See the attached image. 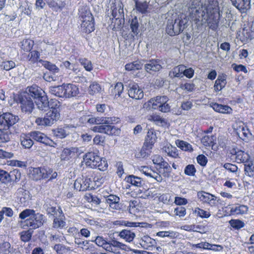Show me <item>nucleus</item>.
Instances as JSON below:
<instances>
[{"instance_id": "14", "label": "nucleus", "mask_w": 254, "mask_h": 254, "mask_svg": "<svg viewBox=\"0 0 254 254\" xmlns=\"http://www.w3.org/2000/svg\"><path fill=\"white\" fill-rule=\"evenodd\" d=\"M91 178L88 177L84 179L82 178H77L74 182V187L75 189L79 191H86L87 190H92Z\"/></svg>"}, {"instance_id": "15", "label": "nucleus", "mask_w": 254, "mask_h": 254, "mask_svg": "<svg viewBox=\"0 0 254 254\" xmlns=\"http://www.w3.org/2000/svg\"><path fill=\"white\" fill-rule=\"evenodd\" d=\"M230 205H228L225 208L228 209L230 208ZM248 210L249 207L247 205L238 203L235 206H232L229 212H227V210H225L224 212L226 215H238L246 214Z\"/></svg>"}, {"instance_id": "50", "label": "nucleus", "mask_w": 254, "mask_h": 254, "mask_svg": "<svg viewBox=\"0 0 254 254\" xmlns=\"http://www.w3.org/2000/svg\"><path fill=\"white\" fill-rule=\"evenodd\" d=\"M193 213L197 217L201 218H208L211 216V213L209 210H206L200 207H195L193 210Z\"/></svg>"}, {"instance_id": "44", "label": "nucleus", "mask_w": 254, "mask_h": 254, "mask_svg": "<svg viewBox=\"0 0 254 254\" xmlns=\"http://www.w3.org/2000/svg\"><path fill=\"white\" fill-rule=\"evenodd\" d=\"M157 138L155 131L153 129L148 130L147 135L145 137L144 143L148 144L149 146H153Z\"/></svg>"}, {"instance_id": "32", "label": "nucleus", "mask_w": 254, "mask_h": 254, "mask_svg": "<svg viewBox=\"0 0 254 254\" xmlns=\"http://www.w3.org/2000/svg\"><path fill=\"white\" fill-rule=\"evenodd\" d=\"M118 237L128 243L132 242L135 237V234L132 230L124 229L120 231Z\"/></svg>"}, {"instance_id": "5", "label": "nucleus", "mask_w": 254, "mask_h": 254, "mask_svg": "<svg viewBox=\"0 0 254 254\" xmlns=\"http://www.w3.org/2000/svg\"><path fill=\"white\" fill-rule=\"evenodd\" d=\"M51 90L56 96L62 98H69L79 94L78 86L72 83H64L62 85L53 87Z\"/></svg>"}, {"instance_id": "47", "label": "nucleus", "mask_w": 254, "mask_h": 254, "mask_svg": "<svg viewBox=\"0 0 254 254\" xmlns=\"http://www.w3.org/2000/svg\"><path fill=\"white\" fill-rule=\"evenodd\" d=\"M185 67L182 64L179 65L174 67L170 71L169 75L171 78L183 77V70Z\"/></svg>"}, {"instance_id": "61", "label": "nucleus", "mask_w": 254, "mask_h": 254, "mask_svg": "<svg viewBox=\"0 0 254 254\" xmlns=\"http://www.w3.org/2000/svg\"><path fill=\"white\" fill-rule=\"evenodd\" d=\"M4 214L8 217H11L13 215V211L10 207H3L0 211V223L3 219Z\"/></svg>"}, {"instance_id": "23", "label": "nucleus", "mask_w": 254, "mask_h": 254, "mask_svg": "<svg viewBox=\"0 0 254 254\" xmlns=\"http://www.w3.org/2000/svg\"><path fill=\"white\" fill-rule=\"evenodd\" d=\"M216 112L223 114H231L233 113L232 108L227 105L220 104L216 102H211L209 104Z\"/></svg>"}, {"instance_id": "12", "label": "nucleus", "mask_w": 254, "mask_h": 254, "mask_svg": "<svg viewBox=\"0 0 254 254\" xmlns=\"http://www.w3.org/2000/svg\"><path fill=\"white\" fill-rule=\"evenodd\" d=\"M124 92V86L122 82H117L111 85L109 88V93L114 99L120 100L122 103L127 101L126 98L123 97Z\"/></svg>"}, {"instance_id": "13", "label": "nucleus", "mask_w": 254, "mask_h": 254, "mask_svg": "<svg viewBox=\"0 0 254 254\" xmlns=\"http://www.w3.org/2000/svg\"><path fill=\"white\" fill-rule=\"evenodd\" d=\"M17 122L16 116L9 113L0 116V130H7Z\"/></svg>"}, {"instance_id": "64", "label": "nucleus", "mask_w": 254, "mask_h": 254, "mask_svg": "<svg viewBox=\"0 0 254 254\" xmlns=\"http://www.w3.org/2000/svg\"><path fill=\"white\" fill-rule=\"evenodd\" d=\"M11 245L9 242H4L0 244V254H9Z\"/></svg>"}, {"instance_id": "38", "label": "nucleus", "mask_w": 254, "mask_h": 254, "mask_svg": "<svg viewBox=\"0 0 254 254\" xmlns=\"http://www.w3.org/2000/svg\"><path fill=\"white\" fill-rule=\"evenodd\" d=\"M129 26L132 33L131 35L133 37L137 36L140 32V25L136 16H134L129 21Z\"/></svg>"}, {"instance_id": "10", "label": "nucleus", "mask_w": 254, "mask_h": 254, "mask_svg": "<svg viewBox=\"0 0 254 254\" xmlns=\"http://www.w3.org/2000/svg\"><path fill=\"white\" fill-rule=\"evenodd\" d=\"M14 101L18 104H20L21 111L25 114H30L34 108L33 100L22 94H17L14 96Z\"/></svg>"}, {"instance_id": "9", "label": "nucleus", "mask_w": 254, "mask_h": 254, "mask_svg": "<svg viewBox=\"0 0 254 254\" xmlns=\"http://www.w3.org/2000/svg\"><path fill=\"white\" fill-rule=\"evenodd\" d=\"M60 118V113L58 111L49 110L44 118L38 117L35 120V123L38 126H51Z\"/></svg>"}, {"instance_id": "60", "label": "nucleus", "mask_w": 254, "mask_h": 254, "mask_svg": "<svg viewBox=\"0 0 254 254\" xmlns=\"http://www.w3.org/2000/svg\"><path fill=\"white\" fill-rule=\"evenodd\" d=\"M52 131L55 136L61 139L64 138L67 135L66 130L62 127H58L53 129Z\"/></svg>"}, {"instance_id": "22", "label": "nucleus", "mask_w": 254, "mask_h": 254, "mask_svg": "<svg viewBox=\"0 0 254 254\" xmlns=\"http://www.w3.org/2000/svg\"><path fill=\"white\" fill-rule=\"evenodd\" d=\"M241 125L238 126V124H236V127L234 126V129L237 134V135L243 140H246L251 135L249 129L245 127L243 123H241Z\"/></svg>"}, {"instance_id": "16", "label": "nucleus", "mask_w": 254, "mask_h": 254, "mask_svg": "<svg viewBox=\"0 0 254 254\" xmlns=\"http://www.w3.org/2000/svg\"><path fill=\"white\" fill-rule=\"evenodd\" d=\"M128 95L131 98L136 100L141 99L144 96L142 90L139 87L137 83H129L128 85Z\"/></svg>"}, {"instance_id": "27", "label": "nucleus", "mask_w": 254, "mask_h": 254, "mask_svg": "<svg viewBox=\"0 0 254 254\" xmlns=\"http://www.w3.org/2000/svg\"><path fill=\"white\" fill-rule=\"evenodd\" d=\"M120 197L114 194H110L106 197V202L109 204L110 208L112 210L120 209Z\"/></svg>"}, {"instance_id": "56", "label": "nucleus", "mask_w": 254, "mask_h": 254, "mask_svg": "<svg viewBox=\"0 0 254 254\" xmlns=\"http://www.w3.org/2000/svg\"><path fill=\"white\" fill-rule=\"evenodd\" d=\"M101 90V85L96 82H92L88 88L89 94L94 95L99 93Z\"/></svg>"}, {"instance_id": "55", "label": "nucleus", "mask_w": 254, "mask_h": 254, "mask_svg": "<svg viewBox=\"0 0 254 254\" xmlns=\"http://www.w3.org/2000/svg\"><path fill=\"white\" fill-rule=\"evenodd\" d=\"M80 64L83 66L85 70L91 71L93 69V64L91 61L86 58H80L79 59Z\"/></svg>"}, {"instance_id": "1", "label": "nucleus", "mask_w": 254, "mask_h": 254, "mask_svg": "<svg viewBox=\"0 0 254 254\" xmlns=\"http://www.w3.org/2000/svg\"><path fill=\"white\" fill-rule=\"evenodd\" d=\"M190 16L196 24H206L209 29L216 31L221 18L218 0H205L203 4L200 0H190Z\"/></svg>"}, {"instance_id": "39", "label": "nucleus", "mask_w": 254, "mask_h": 254, "mask_svg": "<svg viewBox=\"0 0 254 254\" xmlns=\"http://www.w3.org/2000/svg\"><path fill=\"white\" fill-rule=\"evenodd\" d=\"M48 103L46 104L45 107L43 109H40L41 110H45L47 107H49V110L58 111L60 113V108L61 106V103L57 99H51L50 101H48L47 98Z\"/></svg>"}, {"instance_id": "46", "label": "nucleus", "mask_w": 254, "mask_h": 254, "mask_svg": "<svg viewBox=\"0 0 254 254\" xmlns=\"http://www.w3.org/2000/svg\"><path fill=\"white\" fill-rule=\"evenodd\" d=\"M244 164V170L245 174L248 176H253L254 170V160L251 157L246 161Z\"/></svg>"}, {"instance_id": "24", "label": "nucleus", "mask_w": 254, "mask_h": 254, "mask_svg": "<svg viewBox=\"0 0 254 254\" xmlns=\"http://www.w3.org/2000/svg\"><path fill=\"white\" fill-rule=\"evenodd\" d=\"M91 178V186L93 190H95L102 186L105 182V178L99 173H93Z\"/></svg>"}, {"instance_id": "30", "label": "nucleus", "mask_w": 254, "mask_h": 254, "mask_svg": "<svg viewBox=\"0 0 254 254\" xmlns=\"http://www.w3.org/2000/svg\"><path fill=\"white\" fill-rule=\"evenodd\" d=\"M112 244L111 248V253L114 254H120V250L128 251L129 247L126 244L120 242L115 240H112Z\"/></svg>"}, {"instance_id": "29", "label": "nucleus", "mask_w": 254, "mask_h": 254, "mask_svg": "<svg viewBox=\"0 0 254 254\" xmlns=\"http://www.w3.org/2000/svg\"><path fill=\"white\" fill-rule=\"evenodd\" d=\"M162 66L158 60H151L148 64H145V69L147 72L151 73L160 70Z\"/></svg>"}, {"instance_id": "35", "label": "nucleus", "mask_w": 254, "mask_h": 254, "mask_svg": "<svg viewBox=\"0 0 254 254\" xmlns=\"http://www.w3.org/2000/svg\"><path fill=\"white\" fill-rule=\"evenodd\" d=\"M165 98H167L166 96H158L156 97L151 98L148 101V105L154 110H158L163 103L162 101L165 100Z\"/></svg>"}, {"instance_id": "51", "label": "nucleus", "mask_w": 254, "mask_h": 254, "mask_svg": "<svg viewBox=\"0 0 254 254\" xmlns=\"http://www.w3.org/2000/svg\"><path fill=\"white\" fill-rule=\"evenodd\" d=\"M176 144L178 147L183 151H192L193 150L191 145L184 140L178 139L176 141Z\"/></svg>"}, {"instance_id": "26", "label": "nucleus", "mask_w": 254, "mask_h": 254, "mask_svg": "<svg viewBox=\"0 0 254 254\" xmlns=\"http://www.w3.org/2000/svg\"><path fill=\"white\" fill-rule=\"evenodd\" d=\"M49 7L55 11H62L65 7L66 2L62 0H45Z\"/></svg>"}, {"instance_id": "48", "label": "nucleus", "mask_w": 254, "mask_h": 254, "mask_svg": "<svg viewBox=\"0 0 254 254\" xmlns=\"http://www.w3.org/2000/svg\"><path fill=\"white\" fill-rule=\"evenodd\" d=\"M125 180L127 183L130 184L132 186L140 187L142 185V179L133 175L127 176Z\"/></svg>"}, {"instance_id": "21", "label": "nucleus", "mask_w": 254, "mask_h": 254, "mask_svg": "<svg viewBox=\"0 0 254 254\" xmlns=\"http://www.w3.org/2000/svg\"><path fill=\"white\" fill-rule=\"evenodd\" d=\"M227 75L223 72L219 73L215 80L213 88L215 92H218L223 89L227 84Z\"/></svg>"}, {"instance_id": "17", "label": "nucleus", "mask_w": 254, "mask_h": 254, "mask_svg": "<svg viewBox=\"0 0 254 254\" xmlns=\"http://www.w3.org/2000/svg\"><path fill=\"white\" fill-rule=\"evenodd\" d=\"M99 155L98 153L90 151L85 153L83 156V160L86 167L94 169Z\"/></svg>"}, {"instance_id": "45", "label": "nucleus", "mask_w": 254, "mask_h": 254, "mask_svg": "<svg viewBox=\"0 0 254 254\" xmlns=\"http://www.w3.org/2000/svg\"><path fill=\"white\" fill-rule=\"evenodd\" d=\"M108 163L107 159L105 157H100L99 156L97 164L95 165L94 169H97L100 171H105L108 168Z\"/></svg>"}, {"instance_id": "7", "label": "nucleus", "mask_w": 254, "mask_h": 254, "mask_svg": "<svg viewBox=\"0 0 254 254\" xmlns=\"http://www.w3.org/2000/svg\"><path fill=\"white\" fill-rule=\"evenodd\" d=\"M123 0H110L111 9L112 10V15L113 20H115L114 22L116 26L117 22V26L119 27L124 23L125 14L124 11V4Z\"/></svg>"}, {"instance_id": "25", "label": "nucleus", "mask_w": 254, "mask_h": 254, "mask_svg": "<svg viewBox=\"0 0 254 254\" xmlns=\"http://www.w3.org/2000/svg\"><path fill=\"white\" fill-rule=\"evenodd\" d=\"M140 171L147 177L160 182L162 180L161 176L157 172L146 166H142Z\"/></svg>"}, {"instance_id": "20", "label": "nucleus", "mask_w": 254, "mask_h": 254, "mask_svg": "<svg viewBox=\"0 0 254 254\" xmlns=\"http://www.w3.org/2000/svg\"><path fill=\"white\" fill-rule=\"evenodd\" d=\"M78 151V149L77 147L64 148L61 153V159L63 161H68L72 158H75L77 155Z\"/></svg>"}, {"instance_id": "37", "label": "nucleus", "mask_w": 254, "mask_h": 254, "mask_svg": "<svg viewBox=\"0 0 254 254\" xmlns=\"http://www.w3.org/2000/svg\"><path fill=\"white\" fill-rule=\"evenodd\" d=\"M115 117L102 118L101 120H99L95 117L90 118L87 120V123L91 125L99 124L102 123L103 124H112L113 121H115Z\"/></svg>"}, {"instance_id": "33", "label": "nucleus", "mask_w": 254, "mask_h": 254, "mask_svg": "<svg viewBox=\"0 0 254 254\" xmlns=\"http://www.w3.org/2000/svg\"><path fill=\"white\" fill-rule=\"evenodd\" d=\"M147 119L148 121L154 123L159 126L164 127L167 125L166 120L156 113L148 115L147 116Z\"/></svg>"}, {"instance_id": "40", "label": "nucleus", "mask_w": 254, "mask_h": 254, "mask_svg": "<svg viewBox=\"0 0 254 254\" xmlns=\"http://www.w3.org/2000/svg\"><path fill=\"white\" fill-rule=\"evenodd\" d=\"M235 155L236 162L238 163H244L251 157L248 153L241 150L236 151Z\"/></svg>"}, {"instance_id": "52", "label": "nucleus", "mask_w": 254, "mask_h": 254, "mask_svg": "<svg viewBox=\"0 0 254 254\" xmlns=\"http://www.w3.org/2000/svg\"><path fill=\"white\" fill-rule=\"evenodd\" d=\"M47 212L49 215H52L54 219L56 217H60L63 214H64L62 208L59 207L57 209L55 206H50L47 208Z\"/></svg>"}, {"instance_id": "31", "label": "nucleus", "mask_w": 254, "mask_h": 254, "mask_svg": "<svg viewBox=\"0 0 254 254\" xmlns=\"http://www.w3.org/2000/svg\"><path fill=\"white\" fill-rule=\"evenodd\" d=\"M156 168L159 171V173L162 174L164 177H168L170 176L172 171L171 166L164 159L161 161V163L156 166Z\"/></svg>"}, {"instance_id": "8", "label": "nucleus", "mask_w": 254, "mask_h": 254, "mask_svg": "<svg viewBox=\"0 0 254 254\" xmlns=\"http://www.w3.org/2000/svg\"><path fill=\"white\" fill-rule=\"evenodd\" d=\"M27 92L29 95L35 99H37V105L39 109H43L45 107L47 101V96L45 95V92L38 86L33 84L28 86L26 88Z\"/></svg>"}, {"instance_id": "53", "label": "nucleus", "mask_w": 254, "mask_h": 254, "mask_svg": "<svg viewBox=\"0 0 254 254\" xmlns=\"http://www.w3.org/2000/svg\"><path fill=\"white\" fill-rule=\"evenodd\" d=\"M105 134L110 135H117L121 131V130L114 126L105 124Z\"/></svg>"}, {"instance_id": "28", "label": "nucleus", "mask_w": 254, "mask_h": 254, "mask_svg": "<svg viewBox=\"0 0 254 254\" xmlns=\"http://www.w3.org/2000/svg\"><path fill=\"white\" fill-rule=\"evenodd\" d=\"M34 45V40L28 38L23 39L20 44L21 54L22 55V53H28L31 51Z\"/></svg>"}, {"instance_id": "41", "label": "nucleus", "mask_w": 254, "mask_h": 254, "mask_svg": "<svg viewBox=\"0 0 254 254\" xmlns=\"http://www.w3.org/2000/svg\"><path fill=\"white\" fill-rule=\"evenodd\" d=\"M216 137L214 135H205L200 139L202 144L207 147H213L215 144Z\"/></svg>"}, {"instance_id": "2", "label": "nucleus", "mask_w": 254, "mask_h": 254, "mask_svg": "<svg viewBox=\"0 0 254 254\" xmlns=\"http://www.w3.org/2000/svg\"><path fill=\"white\" fill-rule=\"evenodd\" d=\"M21 220L19 222L21 228L27 230L23 231L20 233V239L23 242H29L32 238L33 231L43 224V215L36 214L33 209H26L19 214Z\"/></svg>"}, {"instance_id": "19", "label": "nucleus", "mask_w": 254, "mask_h": 254, "mask_svg": "<svg viewBox=\"0 0 254 254\" xmlns=\"http://www.w3.org/2000/svg\"><path fill=\"white\" fill-rule=\"evenodd\" d=\"M232 4L241 13H246L251 8V0H230Z\"/></svg>"}, {"instance_id": "3", "label": "nucleus", "mask_w": 254, "mask_h": 254, "mask_svg": "<svg viewBox=\"0 0 254 254\" xmlns=\"http://www.w3.org/2000/svg\"><path fill=\"white\" fill-rule=\"evenodd\" d=\"M79 19L81 21V31L90 34L95 30L94 17L87 6H82L78 9Z\"/></svg>"}, {"instance_id": "42", "label": "nucleus", "mask_w": 254, "mask_h": 254, "mask_svg": "<svg viewBox=\"0 0 254 254\" xmlns=\"http://www.w3.org/2000/svg\"><path fill=\"white\" fill-rule=\"evenodd\" d=\"M95 243L98 246L102 247L107 252H111V247L110 245L112 246V240L107 242L103 237L98 236L95 239Z\"/></svg>"}, {"instance_id": "4", "label": "nucleus", "mask_w": 254, "mask_h": 254, "mask_svg": "<svg viewBox=\"0 0 254 254\" xmlns=\"http://www.w3.org/2000/svg\"><path fill=\"white\" fill-rule=\"evenodd\" d=\"M188 19L185 15H181L173 20L168 21L166 27V33L171 36L178 35L187 27Z\"/></svg>"}, {"instance_id": "34", "label": "nucleus", "mask_w": 254, "mask_h": 254, "mask_svg": "<svg viewBox=\"0 0 254 254\" xmlns=\"http://www.w3.org/2000/svg\"><path fill=\"white\" fill-rule=\"evenodd\" d=\"M20 141L21 145L24 148L29 149L33 145L34 142L31 133L22 134L20 136Z\"/></svg>"}, {"instance_id": "43", "label": "nucleus", "mask_w": 254, "mask_h": 254, "mask_svg": "<svg viewBox=\"0 0 254 254\" xmlns=\"http://www.w3.org/2000/svg\"><path fill=\"white\" fill-rule=\"evenodd\" d=\"M143 64L140 61L137 60L133 61L131 63H127L125 65V69L126 70L134 71L137 70H140L142 68Z\"/></svg>"}, {"instance_id": "63", "label": "nucleus", "mask_w": 254, "mask_h": 254, "mask_svg": "<svg viewBox=\"0 0 254 254\" xmlns=\"http://www.w3.org/2000/svg\"><path fill=\"white\" fill-rule=\"evenodd\" d=\"M137 201L136 200H131L129 201L128 210L129 212L133 215H136L139 212L138 208L137 207Z\"/></svg>"}, {"instance_id": "36", "label": "nucleus", "mask_w": 254, "mask_h": 254, "mask_svg": "<svg viewBox=\"0 0 254 254\" xmlns=\"http://www.w3.org/2000/svg\"><path fill=\"white\" fill-rule=\"evenodd\" d=\"M163 151L166 153L169 157L173 158H177L179 157V153L178 149L175 146H172L170 144H167L163 148Z\"/></svg>"}, {"instance_id": "6", "label": "nucleus", "mask_w": 254, "mask_h": 254, "mask_svg": "<svg viewBox=\"0 0 254 254\" xmlns=\"http://www.w3.org/2000/svg\"><path fill=\"white\" fill-rule=\"evenodd\" d=\"M31 173L33 179L36 181L45 180L51 181L58 176L56 171L48 166L33 168Z\"/></svg>"}, {"instance_id": "58", "label": "nucleus", "mask_w": 254, "mask_h": 254, "mask_svg": "<svg viewBox=\"0 0 254 254\" xmlns=\"http://www.w3.org/2000/svg\"><path fill=\"white\" fill-rule=\"evenodd\" d=\"M135 6L136 9L142 14H145L148 8V3L146 1L140 2L138 0L135 3Z\"/></svg>"}, {"instance_id": "57", "label": "nucleus", "mask_w": 254, "mask_h": 254, "mask_svg": "<svg viewBox=\"0 0 254 254\" xmlns=\"http://www.w3.org/2000/svg\"><path fill=\"white\" fill-rule=\"evenodd\" d=\"M9 182H17L21 178V173L18 169H14L9 173Z\"/></svg>"}, {"instance_id": "11", "label": "nucleus", "mask_w": 254, "mask_h": 254, "mask_svg": "<svg viewBox=\"0 0 254 254\" xmlns=\"http://www.w3.org/2000/svg\"><path fill=\"white\" fill-rule=\"evenodd\" d=\"M197 196L202 203L208 204L210 207L217 206L221 201V199L214 194L203 190L198 191Z\"/></svg>"}, {"instance_id": "62", "label": "nucleus", "mask_w": 254, "mask_h": 254, "mask_svg": "<svg viewBox=\"0 0 254 254\" xmlns=\"http://www.w3.org/2000/svg\"><path fill=\"white\" fill-rule=\"evenodd\" d=\"M152 147V146H149L148 144H146V143H144L140 152L141 157L142 158H147L149 155H150Z\"/></svg>"}, {"instance_id": "54", "label": "nucleus", "mask_w": 254, "mask_h": 254, "mask_svg": "<svg viewBox=\"0 0 254 254\" xmlns=\"http://www.w3.org/2000/svg\"><path fill=\"white\" fill-rule=\"evenodd\" d=\"M229 223L231 227L235 230L241 229L245 226L244 222L238 219H232L229 221Z\"/></svg>"}, {"instance_id": "49", "label": "nucleus", "mask_w": 254, "mask_h": 254, "mask_svg": "<svg viewBox=\"0 0 254 254\" xmlns=\"http://www.w3.org/2000/svg\"><path fill=\"white\" fill-rule=\"evenodd\" d=\"M65 226V216L63 214L60 217H56L53 220V227L54 228L62 229Z\"/></svg>"}, {"instance_id": "59", "label": "nucleus", "mask_w": 254, "mask_h": 254, "mask_svg": "<svg viewBox=\"0 0 254 254\" xmlns=\"http://www.w3.org/2000/svg\"><path fill=\"white\" fill-rule=\"evenodd\" d=\"M15 66V62L11 60L3 61L0 64L1 68L6 71L10 70L14 68Z\"/></svg>"}, {"instance_id": "18", "label": "nucleus", "mask_w": 254, "mask_h": 254, "mask_svg": "<svg viewBox=\"0 0 254 254\" xmlns=\"http://www.w3.org/2000/svg\"><path fill=\"white\" fill-rule=\"evenodd\" d=\"M22 58L30 64H35L43 62L40 59V52L37 50H31L27 53L22 54Z\"/></svg>"}]
</instances>
